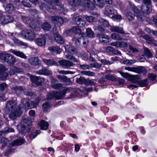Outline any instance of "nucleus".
Returning <instances> with one entry per match:
<instances>
[{"label": "nucleus", "instance_id": "f257e3e1", "mask_svg": "<svg viewBox=\"0 0 157 157\" xmlns=\"http://www.w3.org/2000/svg\"><path fill=\"white\" fill-rule=\"evenodd\" d=\"M57 99H59L63 98L65 96L67 93L69 94L70 98H72L75 96V94L74 90L68 87H63L62 89H60L59 92L56 91Z\"/></svg>", "mask_w": 157, "mask_h": 157}, {"label": "nucleus", "instance_id": "f03ea898", "mask_svg": "<svg viewBox=\"0 0 157 157\" xmlns=\"http://www.w3.org/2000/svg\"><path fill=\"white\" fill-rule=\"evenodd\" d=\"M66 51L68 52L66 56V58L74 62H78L79 61L71 55L75 53V48L71 45H67L64 46Z\"/></svg>", "mask_w": 157, "mask_h": 157}, {"label": "nucleus", "instance_id": "7ed1b4c3", "mask_svg": "<svg viewBox=\"0 0 157 157\" xmlns=\"http://www.w3.org/2000/svg\"><path fill=\"white\" fill-rule=\"evenodd\" d=\"M32 123L31 120L28 118H23L21 122V133L24 134L27 132H28L31 128Z\"/></svg>", "mask_w": 157, "mask_h": 157}, {"label": "nucleus", "instance_id": "20e7f679", "mask_svg": "<svg viewBox=\"0 0 157 157\" xmlns=\"http://www.w3.org/2000/svg\"><path fill=\"white\" fill-rule=\"evenodd\" d=\"M0 59L10 64H14L15 60L13 56L10 54L4 53L0 54Z\"/></svg>", "mask_w": 157, "mask_h": 157}, {"label": "nucleus", "instance_id": "39448f33", "mask_svg": "<svg viewBox=\"0 0 157 157\" xmlns=\"http://www.w3.org/2000/svg\"><path fill=\"white\" fill-rule=\"evenodd\" d=\"M21 102V106L27 109H29L35 107L38 104V102L36 104L28 98L22 99Z\"/></svg>", "mask_w": 157, "mask_h": 157}, {"label": "nucleus", "instance_id": "423d86ee", "mask_svg": "<svg viewBox=\"0 0 157 157\" xmlns=\"http://www.w3.org/2000/svg\"><path fill=\"white\" fill-rule=\"evenodd\" d=\"M53 2L58 7L55 8L54 6H52L51 8H48L47 10L52 14H55L57 12V9L63 12L64 8L58 0H53Z\"/></svg>", "mask_w": 157, "mask_h": 157}, {"label": "nucleus", "instance_id": "0eeeda50", "mask_svg": "<svg viewBox=\"0 0 157 157\" xmlns=\"http://www.w3.org/2000/svg\"><path fill=\"white\" fill-rule=\"evenodd\" d=\"M143 2L144 5L142 6L141 10L144 14H148L151 11V2L150 0H144Z\"/></svg>", "mask_w": 157, "mask_h": 157}, {"label": "nucleus", "instance_id": "6e6552de", "mask_svg": "<svg viewBox=\"0 0 157 157\" xmlns=\"http://www.w3.org/2000/svg\"><path fill=\"white\" fill-rule=\"evenodd\" d=\"M72 22L80 27L84 26L86 24L84 18L81 16L74 17L72 19Z\"/></svg>", "mask_w": 157, "mask_h": 157}, {"label": "nucleus", "instance_id": "1a4fd4ad", "mask_svg": "<svg viewBox=\"0 0 157 157\" xmlns=\"http://www.w3.org/2000/svg\"><path fill=\"white\" fill-rule=\"evenodd\" d=\"M30 79L34 86H37L41 85L44 79L40 77L30 75Z\"/></svg>", "mask_w": 157, "mask_h": 157}, {"label": "nucleus", "instance_id": "9d476101", "mask_svg": "<svg viewBox=\"0 0 157 157\" xmlns=\"http://www.w3.org/2000/svg\"><path fill=\"white\" fill-rule=\"evenodd\" d=\"M13 19V18L10 15L5 16L0 11V23L2 24H6L11 22Z\"/></svg>", "mask_w": 157, "mask_h": 157}, {"label": "nucleus", "instance_id": "9b49d317", "mask_svg": "<svg viewBox=\"0 0 157 157\" xmlns=\"http://www.w3.org/2000/svg\"><path fill=\"white\" fill-rule=\"evenodd\" d=\"M59 63L64 69H69L71 67H73L74 64L71 62L66 59L59 60Z\"/></svg>", "mask_w": 157, "mask_h": 157}, {"label": "nucleus", "instance_id": "f8f14e48", "mask_svg": "<svg viewBox=\"0 0 157 157\" xmlns=\"http://www.w3.org/2000/svg\"><path fill=\"white\" fill-rule=\"evenodd\" d=\"M21 34L22 36L30 40H33L35 38V35L34 33L29 30L22 31Z\"/></svg>", "mask_w": 157, "mask_h": 157}, {"label": "nucleus", "instance_id": "ddd939ff", "mask_svg": "<svg viewBox=\"0 0 157 157\" xmlns=\"http://www.w3.org/2000/svg\"><path fill=\"white\" fill-rule=\"evenodd\" d=\"M22 19L26 23H29L30 27L33 29H35L38 27L37 22L34 19L30 21L29 22V21H30L29 18L28 17H22Z\"/></svg>", "mask_w": 157, "mask_h": 157}, {"label": "nucleus", "instance_id": "4468645a", "mask_svg": "<svg viewBox=\"0 0 157 157\" xmlns=\"http://www.w3.org/2000/svg\"><path fill=\"white\" fill-rule=\"evenodd\" d=\"M129 6L132 10L134 12L135 15L137 17L138 19H141L142 18V15L141 14L140 10H139L136 6L130 2Z\"/></svg>", "mask_w": 157, "mask_h": 157}, {"label": "nucleus", "instance_id": "2eb2a0df", "mask_svg": "<svg viewBox=\"0 0 157 157\" xmlns=\"http://www.w3.org/2000/svg\"><path fill=\"white\" fill-rule=\"evenodd\" d=\"M104 13L106 15L110 16L111 15L117 14V11L116 10L114 9L111 6H107L105 8Z\"/></svg>", "mask_w": 157, "mask_h": 157}, {"label": "nucleus", "instance_id": "dca6fc26", "mask_svg": "<svg viewBox=\"0 0 157 157\" xmlns=\"http://www.w3.org/2000/svg\"><path fill=\"white\" fill-rule=\"evenodd\" d=\"M57 78L60 82L64 83L67 85L71 84V81L70 79L65 76L58 75Z\"/></svg>", "mask_w": 157, "mask_h": 157}, {"label": "nucleus", "instance_id": "f3484780", "mask_svg": "<svg viewBox=\"0 0 157 157\" xmlns=\"http://www.w3.org/2000/svg\"><path fill=\"white\" fill-rule=\"evenodd\" d=\"M17 103L14 100H12L7 102L6 108L8 110L14 109L17 106Z\"/></svg>", "mask_w": 157, "mask_h": 157}, {"label": "nucleus", "instance_id": "a211bd4d", "mask_svg": "<svg viewBox=\"0 0 157 157\" xmlns=\"http://www.w3.org/2000/svg\"><path fill=\"white\" fill-rule=\"evenodd\" d=\"M59 81L55 78H52L51 79V87L54 89H58L62 87L63 84L61 83H58Z\"/></svg>", "mask_w": 157, "mask_h": 157}, {"label": "nucleus", "instance_id": "6ab92c4d", "mask_svg": "<svg viewBox=\"0 0 157 157\" xmlns=\"http://www.w3.org/2000/svg\"><path fill=\"white\" fill-rule=\"evenodd\" d=\"M97 37L101 42L107 43L109 42V37L105 33L98 34Z\"/></svg>", "mask_w": 157, "mask_h": 157}, {"label": "nucleus", "instance_id": "aec40b11", "mask_svg": "<svg viewBox=\"0 0 157 157\" xmlns=\"http://www.w3.org/2000/svg\"><path fill=\"white\" fill-rule=\"evenodd\" d=\"M84 35L83 34L82 36L81 35L80 36L79 38H77L76 37H75L72 39V40L73 41L75 42V43L76 44H78L80 43V40H82V42L83 44L85 45L87 44L88 42L86 37L84 38L83 36Z\"/></svg>", "mask_w": 157, "mask_h": 157}, {"label": "nucleus", "instance_id": "412c9836", "mask_svg": "<svg viewBox=\"0 0 157 157\" xmlns=\"http://www.w3.org/2000/svg\"><path fill=\"white\" fill-rule=\"evenodd\" d=\"M9 36L12 40H13L14 43L18 45L20 44V41L17 39L19 37V34L17 33H10L9 34Z\"/></svg>", "mask_w": 157, "mask_h": 157}, {"label": "nucleus", "instance_id": "4be33fe9", "mask_svg": "<svg viewBox=\"0 0 157 157\" xmlns=\"http://www.w3.org/2000/svg\"><path fill=\"white\" fill-rule=\"evenodd\" d=\"M29 63L33 66H37L41 63V61L37 57H32L29 59Z\"/></svg>", "mask_w": 157, "mask_h": 157}, {"label": "nucleus", "instance_id": "5701e85b", "mask_svg": "<svg viewBox=\"0 0 157 157\" xmlns=\"http://www.w3.org/2000/svg\"><path fill=\"white\" fill-rule=\"evenodd\" d=\"M127 54L130 56H134L139 52V51L136 48L130 45Z\"/></svg>", "mask_w": 157, "mask_h": 157}, {"label": "nucleus", "instance_id": "b1692460", "mask_svg": "<svg viewBox=\"0 0 157 157\" xmlns=\"http://www.w3.org/2000/svg\"><path fill=\"white\" fill-rule=\"evenodd\" d=\"M35 43L38 46L43 47L45 45L46 41L44 38L42 37L37 38L35 40Z\"/></svg>", "mask_w": 157, "mask_h": 157}, {"label": "nucleus", "instance_id": "393cba45", "mask_svg": "<svg viewBox=\"0 0 157 157\" xmlns=\"http://www.w3.org/2000/svg\"><path fill=\"white\" fill-rule=\"evenodd\" d=\"M36 73L37 74L40 75H49L52 74L51 71L45 68H43L41 70L36 71Z\"/></svg>", "mask_w": 157, "mask_h": 157}, {"label": "nucleus", "instance_id": "a878e982", "mask_svg": "<svg viewBox=\"0 0 157 157\" xmlns=\"http://www.w3.org/2000/svg\"><path fill=\"white\" fill-rule=\"evenodd\" d=\"M5 9V11L9 13H12L15 11V8L13 4L8 3L6 5Z\"/></svg>", "mask_w": 157, "mask_h": 157}, {"label": "nucleus", "instance_id": "bb28decb", "mask_svg": "<svg viewBox=\"0 0 157 157\" xmlns=\"http://www.w3.org/2000/svg\"><path fill=\"white\" fill-rule=\"evenodd\" d=\"M38 124L42 130H47L48 128L49 124L48 123L44 120H42L39 122Z\"/></svg>", "mask_w": 157, "mask_h": 157}, {"label": "nucleus", "instance_id": "cd10ccee", "mask_svg": "<svg viewBox=\"0 0 157 157\" xmlns=\"http://www.w3.org/2000/svg\"><path fill=\"white\" fill-rule=\"evenodd\" d=\"M107 52H111L113 54L116 55H121V52L118 50H115L114 48L111 46H108L106 49Z\"/></svg>", "mask_w": 157, "mask_h": 157}, {"label": "nucleus", "instance_id": "c85d7f7f", "mask_svg": "<svg viewBox=\"0 0 157 157\" xmlns=\"http://www.w3.org/2000/svg\"><path fill=\"white\" fill-rule=\"evenodd\" d=\"M110 30L112 32H117L118 33L124 34V32L122 28H119L118 26H113L110 28Z\"/></svg>", "mask_w": 157, "mask_h": 157}, {"label": "nucleus", "instance_id": "c756f323", "mask_svg": "<svg viewBox=\"0 0 157 157\" xmlns=\"http://www.w3.org/2000/svg\"><path fill=\"white\" fill-rule=\"evenodd\" d=\"M69 4L71 6L77 7L81 5V0H68Z\"/></svg>", "mask_w": 157, "mask_h": 157}, {"label": "nucleus", "instance_id": "7c9ffc66", "mask_svg": "<svg viewBox=\"0 0 157 157\" xmlns=\"http://www.w3.org/2000/svg\"><path fill=\"white\" fill-rule=\"evenodd\" d=\"M42 29L45 31H48L51 28V25L47 22H44L41 25Z\"/></svg>", "mask_w": 157, "mask_h": 157}, {"label": "nucleus", "instance_id": "2f4dec72", "mask_svg": "<svg viewBox=\"0 0 157 157\" xmlns=\"http://www.w3.org/2000/svg\"><path fill=\"white\" fill-rule=\"evenodd\" d=\"M48 49L53 52H56L57 53H60L62 50V49L58 46L49 47Z\"/></svg>", "mask_w": 157, "mask_h": 157}, {"label": "nucleus", "instance_id": "473e14b6", "mask_svg": "<svg viewBox=\"0 0 157 157\" xmlns=\"http://www.w3.org/2000/svg\"><path fill=\"white\" fill-rule=\"evenodd\" d=\"M71 31L74 33L77 34H78L79 36H80L81 35L82 36L83 34H84V33H81V29L77 26L74 27L71 29Z\"/></svg>", "mask_w": 157, "mask_h": 157}, {"label": "nucleus", "instance_id": "72a5a7b5", "mask_svg": "<svg viewBox=\"0 0 157 157\" xmlns=\"http://www.w3.org/2000/svg\"><path fill=\"white\" fill-rule=\"evenodd\" d=\"M43 61L48 66L54 65L56 64V62L52 59H44Z\"/></svg>", "mask_w": 157, "mask_h": 157}, {"label": "nucleus", "instance_id": "f704fd0d", "mask_svg": "<svg viewBox=\"0 0 157 157\" xmlns=\"http://www.w3.org/2000/svg\"><path fill=\"white\" fill-rule=\"evenodd\" d=\"M145 71V69L143 67L140 66L137 67H134V72L138 74H142Z\"/></svg>", "mask_w": 157, "mask_h": 157}, {"label": "nucleus", "instance_id": "c9c22d12", "mask_svg": "<svg viewBox=\"0 0 157 157\" xmlns=\"http://www.w3.org/2000/svg\"><path fill=\"white\" fill-rule=\"evenodd\" d=\"M86 9H87L89 10H92L95 8V6L94 4L90 2H87L85 6Z\"/></svg>", "mask_w": 157, "mask_h": 157}, {"label": "nucleus", "instance_id": "e433bc0d", "mask_svg": "<svg viewBox=\"0 0 157 157\" xmlns=\"http://www.w3.org/2000/svg\"><path fill=\"white\" fill-rule=\"evenodd\" d=\"M55 39L56 41L58 43L63 44L64 43V40L63 37L60 35L57 34L55 36Z\"/></svg>", "mask_w": 157, "mask_h": 157}, {"label": "nucleus", "instance_id": "4c0bfd02", "mask_svg": "<svg viewBox=\"0 0 157 157\" xmlns=\"http://www.w3.org/2000/svg\"><path fill=\"white\" fill-rule=\"evenodd\" d=\"M0 142L2 144V147H4L8 144L10 143V141L7 138L3 137L1 139Z\"/></svg>", "mask_w": 157, "mask_h": 157}, {"label": "nucleus", "instance_id": "58836bf2", "mask_svg": "<svg viewBox=\"0 0 157 157\" xmlns=\"http://www.w3.org/2000/svg\"><path fill=\"white\" fill-rule=\"evenodd\" d=\"M4 70L3 71H1L0 73V78L2 80H6L8 76L7 73L5 72L6 71V68L4 66Z\"/></svg>", "mask_w": 157, "mask_h": 157}, {"label": "nucleus", "instance_id": "ea45409f", "mask_svg": "<svg viewBox=\"0 0 157 157\" xmlns=\"http://www.w3.org/2000/svg\"><path fill=\"white\" fill-rule=\"evenodd\" d=\"M86 34L87 37L90 38H92L94 36V32L90 28L86 29Z\"/></svg>", "mask_w": 157, "mask_h": 157}, {"label": "nucleus", "instance_id": "a19ab883", "mask_svg": "<svg viewBox=\"0 0 157 157\" xmlns=\"http://www.w3.org/2000/svg\"><path fill=\"white\" fill-rule=\"evenodd\" d=\"M20 92L26 95L31 96L33 95V93L32 91H28V90L25 88L20 87Z\"/></svg>", "mask_w": 157, "mask_h": 157}, {"label": "nucleus", "instance_id": "79ce46f5", "mask_svg": "<svg viewBox=\"0 0 157 157\" xmlns=\"http://www.w3.org/2000/svg\"><path fill=\"white\" fill-rule=\"evenodd\" d=\"M19 111H17V110H15L14 112H11L9 117L11 119L14 120L17 118L19 115Z\"/></svg>", "mask_w": 157, "mask_h": 157}, {"label": "nucleus", "instance_id": "37998d69", "mask_svg": "<svg viewBox=\"0 0 157 157\" xmlns=\"http://www.w3.org/2000/svg\"><path fill=\"white\" fill-rule=\"evenodd\" d=\"M87 79L81 77L79 78L76 79V82L80 84H85L86 85Z\"/></svg>", "mask_w": 157, "mask_h": 157}, {"label": "nucleus", "instance_id": "c03bdc74", "mask_svg": "<svg viewBox=\"0 0 157 157\" xmlns=\"http://www.w3.org/2000/svg\"><path fill=\"white\" fill-rule=\"evenodd\" d=\"M56 96V91L52 92L47 95V99L48 100H52L54 98L57 99Z\"/></svg>", "mask_w": 157, "mask_h": 157}, {"label": "nucleus", "instance_id": "a18cd8bd", "mask_svg": "<svg viewBox=\"0 0 157 157\" xmlns=\"http://www.w3.org/2000/svg\"><path fill=\"white\" fill-rule=\"evenodd\" d=\"M111 36L113 39L117 40H121L123 39L120 35L116 33H112Z\"/></svg>", "mask_w": 157, "mask_h": 157}, {"label": "nucleus", "instance_id": "49530a36", "mask_svg": "<svg viewBox=\"0 0 157 157\" xmlns=\"http://www.w3.org/2000/svg\"><path fill=\"white\" fill-rule=\"evenodd\" d=\"M94 3L97 6L102 8L105 5V4L103 0H93Z\"/></svg>", "mask_w": 157, "mask_h": 157}, {"label": "nucleus", "instance_id": "de8ad7c7", "mask_svg": "<svg viewBox=\"0 0 157 157\" xmlns=\"http://www.w3.org/2000/svg\"><path fill=\"white\" fill-rule=\"evenodd\" d=\"M147 79H144L143 80L139 81L138 84L141 87H145L148 84Z\"/></svg>", "mask_w": 157, "mask_h": 157}, {"label": "nucleus", "instance_id": "09e8293b", "mask_svg": "<svg viewBox=\"0 0 157 157\" xmlns=\"http://www.w3.org/2000/svg\"><path fill=\"white\" fill-rule=\"evenodd\" d=\"M80 73L82 75H87L88 76H93L95 75L94 72L90 71H81Z\"/></svg>", "mask_w": 157, "mask_h": 157}, {"label": "nucleus", "instance_id": "8fccbe9b", "mask_svg": "<svg viewBox=\"0 0 157 157\" xmlns=\"http://www.w3.org/2000/svg\"><path fill=\"white\" fill-rule=\"evenodd\" d=\"M144 54L148 58H151L152 57L153 54L151 52L150 50L147 48H144Z\"/></svg>", "mask_w": 157, "mask_h": 157}, {"label": "nucleus", "instance_id": "3c124183", "mask_svg": "<svg viewBox=\"0 0 157 157\" xmlns=\"http://www.w3.org/2000/svg\"><path fill=\"white\" fill-rule=\"evenodd\" d=\"M140 76L138 75H132L131 77V80L133 83H137L139 82Z\"/></svg>", "mask_w": 157, "mask_h": 157}, {"label": "nucleus", "instance_id": "603ef678", "mask_svg": "<svg viewBox=\"0 0 157 157\" xmlns=\"http://www.w3.org/2000/svg\"><path fill=\"white\" fill-rule=\"evenodd\" d=\"M127 18L129 21L132 20L134 17V14L132 12L128 11L126 14Z\"/></svg>", "mask_w": 157, "mask_h": 157}, {"label": "nucleus", "instance_id": "864d4df0", "mask_svg": "<svg viewBox=\"0 0 157 157\" xmlns=\"http://www.w3.org/2000/svg\"><path fill=\"white\" fill-rule=\"evenodd\" d=\"M143 38L149 42H154L155 41L153 38L147 35H144L143 36Z\"/></svg>", "mask_w": 157, "mask_h": 157}, {"label": "nucleus", "instance_id": "5fc2aeb1", "mask_svg": "<svg viewBox=\"0 0 157 157\" xmlns=\"http://www.w3.org/2000/svg\"><path fill=\"white\" fill-rule=\"evenodd\" d=\"M105 78L112 81H115L116 78L112 75H107L105 76Z\"/></svg>", "mask_w": 157, "mask_h": 157}, {"label": "nucleus", "instance_id": "6e6d98bb", "mask_svg": "<svg viewBox=\"0 0 157 157\" xmlns=\"http://www.w3.org/2000/svg\"><path fill=\"white\" fill-rule=\"evenodd\" d=\"M101 25L105 27L108 26L109 25L108 22L106 20L103 19H101L100 21Z\"/></svg>", "mask_w": 157, "mask_h": 157}, {"label": "nucleus", "instance_id": "4d7b16f0", "mask_svg": "<svg viewBox=\"0 0 157 157\" xmlns=\"http://www.w3.org/2000/svg\"><path fill=\"white\" fill-rule=\"evenodd\" d=\"M50 104L49 103L45 102L42 106L43 109L44 111H47V109L50 107Z\"/></svg>", "mask_w": 157, "mask_h": 157}, {"label": "nucleus", "instance_id": "13d9d810", "mask_svg": "<svg viewBox=\"0 0 157 157\" xmlns=\"http://www.w3.org/2000/svg\"><path fill=\"white\" fill-rule=\"evenodd\" d=\"M3 132L4 133L13 132H14V130L11 128L6 127L4 128V130Z\"/></svg>", "mask_w": 157, "mask_h": 157}, {"label": "nucleus", "instance_id": "bf43d9fd", "mask_svg": "<svg viewBox=\"0 0 157 157\" xmlns=\"http://www.w3.org/2000/svg\"><path fill=\"white\" fill-rule=\"evenodd\" d=\"M148 77L150 80L152 81H154L155 79L156 76L154 74L149 73L148 75Z\"/></svg>", "mask_w": 157, "mask_h": 157}, {"label": "nucleus", "instance_id": "052dcab7", "mask_svg": "<svg viewBox=\"0 0 157 157\" xmlns=\"http://www.w3.org/2000/svg\"><path fill=\"white\" fill-rule=\"evenodd\" d=\"M59 73L62 74L67 75L68 74H72L74 73L73 71H69L61 70L59 72Z\"/></svg>", "mask_w": 157, "mask_h": 157}, {"label": "nucleus", "instance_id": "680f3d73", "mask_svg": "<svg viewBox=\"0 0 157 157\" xmlns=\"http://www.w3.org/2000/svg\"><path fill=\"white\" fill-rule=\"evenodd\" d=\"M86 18L88 22H90L95 21L96 20L95 18L91 16H86Z\"/></svg>", "mask_w": 157, "mask_h": 157}, {"label": "nucleus", "instance_id": "e2e57ef3", "mask_svg": "<svg viewBox=\"0 0 157 157\" xmlns=\"http://www.w3.org/2000/svg\"><path fill=\"white\" fill-rule=\"evenodd\" d=\"M79 67L80 69L83 70L89 69L90 67V66L86 64H80L79 65Z\"/></svg>", "mask_w": 157, "mask_h": 157}, {"label": "nucleus", "instance_id": "0e129e2a", "mask_svg": "<svg viewBox=\"0 0 157 157\" xmlns=\"http://www.w3.org/2000/svg\"><path fill=\"white\" fill-rule=\"evenodd\" d=\"M115 82H117L120 85H124V80L120 78H116Z\"/></svg>", "mask_w": 157, "mask_h": 157}, {"label": "nucleus", "instance_id": "69168bd1", "mask_svg": "<svg viewBox=\"0 0 157 157\" xmlns=\"http://www.w3.org/2000/svg\"><path fill=\"white\" fill-rule=\"evenodd\" d=\"M40 133V132H38V131H36L35 132H33L32 133L30 134L29 136V137L31 139H33L35 138L37 135Z\"/></svg>", "mask_w": 157, "mask_h": 157}, {"label": "nucleus", "instance_id": "338daca9", "mask_svg": "<svg viewBox=\"0 0 157 157\" xmlns=\"http://www.w3.org/2000/svg\"><path fill=\"white\" fill-rule=\"evenodd\" d=\"M58 17L52 16L51 17V21L52 23L55 24H58Z\"/></svg>", "mask_w": 157, "mask_h": 157}, {"label": "nucleus", "instance_id": "774afa93", "mask_svg": "<svg viewBox=\"0 0 157 157\" xmlns=\"http://www.w3.org/2000/svg\"><path fill=\"white\" fill-rule=\"evenodd\" d=\"M7 87V85L5 83H2L0 84V90L3 91L5 88Z\"/></svg>", "mask_w": 157, "mask_h": 157}]
</instances>
